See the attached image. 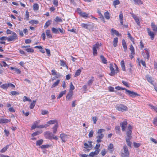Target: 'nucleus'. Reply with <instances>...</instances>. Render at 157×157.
Returning a JSON list of instances; mask_svg holds the SVG:
<instances>
[{
    "label": "nucleus",
    "mask_w": 157,
    "mask_h": 157,
    "mask_svg": "<svg viewBox=\"0 0 157 157\" xmlns=\"http://www.w3.org/2000/svg\"><path fill=\"white\" fill-rule=\"evenodd\" d=\"M70 89L69 91L73 92V90L75 89L74 86L73 85L72 83L71 82L70 85Z\"/></svg>",
    "instance_id": "32"
},
{
    "label": "nucleus",
    "mask_w": 157,
    "mask_h": 157,
    "mask_svg": "<svg viewBox=\"0 0 157 157\" xmlns=\"http://www.w3.org/2000/svg\"><path fill=\"white\" fill-rule=\"evenodd\" d=\"M128 123L126 120L124 121L121 122L120 123V125L121 127L122 130L123 131H124L125 130Z\"/></svg>",
    "instance_id": "6"
},
{
    "label": "nucleus",
    "mask_w": 157,
    "mask_h": 157,
    "mask_svg": "<svg viewBox=\"0 0 157 157\" xmlns=\"http://www.w3.org/2000/svg\"><path fill=\"white\" fill-rule=\"evenodd\" d=\"M80 15L85 18H87L88 17V14L84 12H82Z\"/></svg>",
    "instance_id": "31"
},
{
    "label": "nucleus",
    "mask_w": 157,
    "mask_h": 157,
    "mask_svg": "<svg viewBox=\"0 0 157 157\" xmlns=\"http://www.w3.org/2000/svg\"><path fill=\"white\" fill-rule=\"evenodd\" d=\"M25 19H26V20H29V13L28 11H26L25 12Z\"/></svg>",
    "instance_id": "50"
},
{
    "label": "nucleus",
    "mask_w": 157,
    "mask_h": 157,
    "mask_svg": "<svg viewBox=\"0 0 157 157\" xmlns=\"http://www.w3.org/2000/svg\"><path fill=\"white\" fill-rule=\"evenodd\" d=\"M66 90H64L63 91L61 92L58 96L57 97V99H59L60 98L62 97L64 94H65L66 93Z\"/></svg>",
    "instance_id": "19"
},
{
    "label": "nucleus",
    "mask_w": 157,
    "mask_h": 157,
    "mask_svg": "<svg viewBox=\"0 0 157 157\" xmlns=\"http://www.w3.org/2000/svg\"><path fill=\"white\" fill-rule=\"evenodd\" d=\"M115 71L114 70L111 71V72L109 75L111 76H113L115 74Z\"/></svg>",
    "instance_id": "61"
},
{
    "label": "nucleus",
    "mask_w": 157,
    "mask_h": 157,
    "mask_svg": "<svg viewBox=\"0 0 157 157\" xmlns=\"http://www.w3.org/2000/svg\"><path fill=\"white\" fill-rule=\"evenodd\" d=\"M129 49L131 51V54L132 55L134 54H135L134 49V47H133L132 44L130 45V48H129Z\"/></svg>",
    "instance_id": "29"
},
{
    "label": "nucleus",
    "mask_w": 157,
    "mask_h": 157,
    "mask_svg": "<svg viewBox=\"0 0 157 157\" xmlns=\"http://www.w3.org/2000/svg\"><path fill=\"white\" fill-rule=\"evenodd\" d=\"M111 31L113 33H114L117 36H119L120 35L119 34L118 31L115 30L113 29H111Z\"/></svg>",
    "instance_id": "39"
},
{
    "label": "nucleus",
    "mask_w": 157,
    "mask_h": 157,
    "mask_svg": "<svg viewBox=\"0 0 157 157\" xmlns=\"http://www.w3.org/2000/svg\"><path fill=\"white\" fill-rule=\"evenodd\" d=\"M29 23L32 24H37L38 23V21L34 20H32L29 21Z\"/></svg>",
    "instance_id": "46"
},
{
    "label": "nucleus",
    "mask_w": 157,
    "mask_h": 157,
    "mask_svg": "<svg viewBox=\"0 0 157 157\" xmlns=\"http://www.w3.org/2000/svg\"><path fill=\"white\" fill-rule=\"evenodd\" d=\"M105 17L107 19H109V13L107 12H105L104 13Z\"/></svg>",
    "instance_id": "43"
},
{
    "label": "nucleus",
    "mask_w": 157,
    "mask_h": 157,
    "mask_svg": "<svg viewBox=\"0 0 157 157\" xmlns=\"http://www.w3.org/2000/svg\"><path fill=\"white\" fill-rule=\"evenodd\" d=\"M43 140H38L36 141V144L38 146H40L43 143Z\"/></svg>",
    "instance_id": "45"
},
{
    "label": "nucleus",
    "mask_w": 157,
    "mask_h": 157,
    "mask_svg": "<svg viewBox=\"0 0 157 157\" xmlns=\"http://www.w3.org/2000/svg\"><path fill=\"white\" fill-rule=\"evenodd\" d=\"M25 50L28 52H34V50L30 48H26Z\"/></svg>",
    "instance_id": "49"
},
{
    "label": "nucleus",
    "mask_w": 157,
    "mask_h": 157,
    "mask_svg": "<svg viewBox=\"0 0 157 157\" xmlns=\"http://www.w3.org/2000/svg\"><path fill=\"white\" fill-rule=\"evenodd\" d=\"M146 78L147 81L152 84V83L153 82V81L152 79V78L151 77H149V76H147Z\"/></svg>",
    "instance_id": "28"
},
{
    "label": "nucleus",
    "mask_w": 157,
    "mask_h": 157,
    "mask_svg": "<svg viewBox=\"0 0 157 157\" xmlns=\"http://www.w3.org/2000/svg\"><path fill=\"white\" fill-rule=\"evenodd\" d=\"M122 44L124 49V51H125L127 49V47L126 42L124 39L122 40Z\"/></svg>",
    "instance_id": "16"
},
{
    "label": "nucleus",
    "mask_w": 157,
    "mask_h": 157,
    "mask_svg": "<svg viewBox=\"0 0 157 157\" xmlns=\"http://www.w3.org/2000/svg\"><path fill=\"white\" fill-rule=\"evenodd\" d=\"M50 23L49 21H47L45 23L44 27L45 28H47L50 25Z\"/></svg>",
    "instance_id": "58"
},
{
    "label": "nucleus",
    "mask_w": 157,
    "mask_h": 157,
    "mask_svg": "<svg viewBox=\"0 0 157 157\" xmlns=\"http://www.w3.org/2000/svg\"><path fill=\"white\" fill-rule=\"evenodd\" d=\"M95 151L94 152H92L94 155H97L100 152V150L95 149Z\"/></svg>",
    "instance_id": "56"
},
{
    "label": "nucleus",
    "mask_w": 157,
    "mask_h": 157,
    "mask_svg": "<svg viewBox=\"0 0 157 157\" xmlns=\"http://www.w3.org/2000/svg\"><path fill=\"white\" fill-rule=\"evenodd\" d=\"M95 151L94 152H92L94 155H97L100 152V150L95 149Z\"/></svg>",
    "instance_id": "55"
},
{
    "label": "nucleus",
    "mask_w": 157,
    "mask_h": 157,
    "mask_svg": "<svg viewBox=\"0 0 157 157\" xmlns=\"http://www.w3.org/2000/svg\"><path fill=\"white\" fill-rule=\"evenodd\" d=\"M9 146V145H6V147H4L1 150L0 152L1 153H3L5 152L8 148Z\"/></svg>",
    "instance_id": "26"
},
{
    "label": "nucleus",
    "mask_w": 157,
    "mask_h": 157,
    "mask_svg": "<svg viewBox=\"0 0 157 157\" xmlns=\"http://www.w3.org/2000/svg\"><path fill=\"white\" fill-rule=\"evenodd\" d=\"M100 57L103 63L104 64L107 63V60L103 56L101 55Z\"/></svg>",
    "instance_id": "18"
},
{
    "label": "nucleus",
    "mask_w": 157,
    "mask_h": 157,
    "mask_svg": "<svg viewBox=\"0 0 157 157\" xmlns=\"http://www.w3.org/2000/svg\"><path fill=\"white\" fill-rule=\"evenodd\" d=\"M119 19L120 20L123 19V16L122 12H120L119 15Z\"/></svg>",
    "instance_id": "63"
},
{
    "label": "nucleus",
    "mask_w": 157,
    "mask_h": 157,
    "mask_svg": "<svg viewBox=\"0 0 157 157\" xmlns=\"http://www.w3.org/2000/svg\"><path fill=\"white\" fill-rule=\"evenodd\" d=\"M60 82L59 80H57L52 85V88L55 87Z\"/></svg>",
    "instance_id": "27"
},
{
    "label": "nucleus",
    "mask_w": 157,
    "mask_h": 157,
    "mask_svg": "<svg viewBox=\"0 0 157 157\" xmlns=\"http://www.w3.org/2000/svg\"><path fill=\"white\" fill-rule=\"evenodd\" d=\"M47 123L50 124H58V121L56 120H51L47 122Z\"/></svg>",
    "instance_id": "13"
},
{
    "label": "nucleus",
    "mask_w": 157,
    "mask_h": 157,
    "mask_svg": "<svg viewBox=\"0 0 157 157\" xmlns=\"http://www.w3.org/2000/svg\"><path fill=\"white\" fill-rule=\"evenodd\" d=\"M60 137L62 140V142H65L67 141L68 138L67 136L63 133L61 134Z\"/></svg>",
    "instance_id": "8"
},
{
    "label": "nucleus",
    "mask_w": 157,
    "mask_h": 157,
    "mask_svg": "<svg viewBox=\"0 0 157 157\" xmlns=\"http://www.w3.org/2000/svg\"><path fill=\"white\" fill-rule=\"evenodd\" d=\"M58 127V124H56L53 128V133H55L57 131V128Z\"/></svg>",
    "instance_id": "21"
},
{
    "label": "nucleus",
    "mask_w": 157,
    "mask_h": 157,
    "mask_svg": "<svg viewBox=\"0 0 157 157\" xmlns=\"http://www.w3.org/2000/svg\"><path fill=\"white\" fill-rule=\"evenodd\" d=\"M120 127L119 126H116L115 127V130L117 133H119L120 132Z\"/></svg>",
    "instance_id": "41"
},
{
    "label": "nucleus",
    "mask_w": 157,
    "mask_h": 157,
    "mask_svg": "<svg viewBox=\"0 0 157 157\" xmlns=\"http://www.w3.org/2000/svg\"><path fill=\"white\" fill-rule=\"evenodd\" d=\"M46 138L51 139L52 138L53 135L49 132H46L44 134Z\"/></svg>",
    "instance_id": "7"
},
{
    "label": "nucleus",
    "mask_w": 157,
    "mask_h": 157,
    "mask_svg": "<svg viewBox=\"0 0 157 157\" xmlns=\"http://www.w3.org/2000/svg\"><path fill=\"white\" fill-rule=\"evenodd\" d=\"M10 69L11 70H14L18 74H20L21 72V71L19 69L16 67H10Z\"/></svg>",
    "instance_id": "14"
},
{
    "label": "nucleus",
    "mask_w": 157,
    "mask_h": 157,
    "mask_svg": "<svg viewBox=\"0 0 157 157\" xmlns=\"http://www.w3.org/2000/svg\"><path fill=\"white\" fill-rule=\"evenodd\" d=\"M52 31L53 33H55L57 34L59 33L58 28L56 29L53 27L52 28Z\"/></svg>",
    "instance_id": "35"
},
{
    "label": "nucleus",
    "mask_w": 157,
    "mask_h": 157,
    "mask_svg": "<svg viewBox=\"0 0 157 157\" xmlns=\"http://www.w3.org/2000/svg\"><path fill=\"white\" fill-rule=\"evenodd\" d=\"M126 94L130 95L132 97H135L136 95H139L137 93L129 90H126Z\"/></svg>",
    "instance_id": "9"
},
{
    "label": "nucleus",
    "mask_w": 157,
    "mask_h": 157,
    "mask_svg": "<svg viewBox=\"0 0 157 157\" xmlns=\"http://www.w3.org/2000/svg\"><path fill=\"white\" fill-rule=\"evenodd\" d=\"M120 2L119 0H115L113 1V5L116 7V6L120 4Z\"/></svg>",
    "instance_id": "40"
},
{
    "label": "nucleus",
    "mask_w": 157,
    "mask_h": 157,
    "mask_svg": "<svg viewBox=\"0 0 157 157\" xmlns=\"http://www.w3.org/2000/svg\"><path fill=\"white\" fill-rule=\"evenodd\" d=\"M153 123L155 125L157 126V117L154 118Z\"/></svg>",
    "instance_id": "57"
},
{
    "label": "nucleus",
    "mask_w": 157,
    "mask_h": 157,
    "mask_svg": "<svg viewBox=\"0 0 157 157\" xmlns=\"http://www.w3.org/2000/svg\"><path fill=\"white\" fill-rule=\"evenodd\" d=\"M33 10H37L39 9V6L37 4L35 3L33 5Z\"/></svg>",
    "instance_id": "36"
},
{
    "label": "nucleus",
    "mask_w": 157,
    "mask_h": 157,
    "mask_svg": "<svg viewBox=\"0 0 157 157\" xmlns=\"http://www.w3.org/2000/svg\"><path fill=\"white\" fill-rule=\"evenodd\" d=\"M128 127V130L126 132V136H125V138L128 145L131 147V142H130V140L132 138L131 136L132 127L130 125H129Z\"/></svg>",
    "instance_id": "1"
},
{
    "label": "nucleus",
    "mask_w": 157,
    "mask_h": 157,
    "mask_svg": "<svg viewBox=\"0 0 157 157\" xmlns=\"http://www.w3.org/2000/svg\"><path fill=\"white\" fill-rule=\"evenodd\" d=\"M105 131V130L103 129H100L98 130L97 136V139L96 141L97 143H100L101 142V139L104 137V135L102 134V132Z\"/></svg>",
    "instance_id": "2"
},
{
    "label": "nucleus",
    "mask_w": 157,
    "mask_h": 157,
    "mask_svg": "<svg viewBox=\"0 0 157 157\" xmlns=\"http://www.w3.org/2000/svg\"><path fill=\"white\" fill-rule=\"evenodd\" d=\"M147 31L148 35L150 36L151 40H153L154 38L155 34L153 32L151 31L150 29L148 28L147 29Z\"/></svg>",
    "instance_id": "11"
},
{
    "label": "nucleus",
    "mask_w": 157,
    "mask_h": 157,
    "mask_svg": "<svg viewBox=\"0 0 157 157\" xmlns=\"http://www.w3.org/2000/svg\"><path fill=\"white\" fill-rule=\"evenodd\" d=\"M9 122L10 121L6 119H2L0 120V123H6Z\"/></svg>",
    "instance_id": "33"
},
{
    "label": "nucleus",
    "mask_w": 157,
    "mask_h": 157,
    "mask_svg": "<svg viewBox=\"0 0 157 157\" xmlns=\"http://www.w3.org/2000/svg\"><path fill=\"white\" fill-rule=\"evenodd\" d=\"M100 146V144H96V146L94 147V148L97 150H100L99 148Z\"/></svg>",
    "instance_id": "60"
},
{
    "label": "nucleus",
    "mask_w": 157,
    "mask_h": 157,
    "mask_svg": "<svg viewBox=\"0 0 157 157\" xmlns=\"http://www.w3.org/2000/svg\"><path fill=\"white\" fill-rule=\"evenodd\" d=\"M150 106L151 108V109H153L157 113V107L154 106L152 105H149Z\"/></svg>",
    "instance_id": "54"
},
{
    "label": "nucleus",
    "mask_w": 157,
    "mask_h": 157,
    "mask_svg": "<svg viewBox=\"0 0 157 157\" xmlns=\"http://www.w3.org/2000/svg\"><path fill=\"white\" fill-rule=\"evenodd\" d=\"M115 107L117 110L121 112L125 111L128 109L127 106L123 104L117 105Z\"/></svg>",
    "instance_id": "3"
},
{
    "label": "nucleus",
    "mask_w": 157,
    "mask_h": 157,
    "mask_svg": "<svg viewBox=\"0 0 157 157\" xmlns=\"http://www.w3.org/2000/svg\"><path fill=\"white\" fill-rule=\"evenodd\" d=\"M89 26H90V25L84 23L82 24L81 25V26L82 27L86 29H88Z\"/></svg>",
    "instance_id": "25"
},
{
    "label": "nucleus",
    "mask_w": 157,
    "mask_h": 157,
    "mask_svg": "<svg viewBox=\"0 0 157 157\" xmlns=\"http://www.w3.org/2000/svg\"><path fill=\"white\" fill-rule=\"evenodd\" d=\"M151 26L153 31L155 32L157 31V27L154 23L152 22L151 23Z\"/></svg>",
    "instance_id": "15"
},
{
    "label": "nucleus",
    "mask_w": 157,
    "mask_h": 157,
    "mask_svg": "<svg viewBox=\"0 0 157 157\" xmlns=\"http://www.w3.org/2000/svg\"><path fill=\"white\" fill-rule=\"evenodd\" d=\"M99 47L100 45L98 43H96L93 45V54L94 56H95L97 55V50L99 49Z\"/></svg>",
    "instance_id": "5"
},
{
    "label": "nucleus",
    "mask_w": 157,
    "mask_h": 157,
    "mask_svg": "<svg viewBox=\"0 0 157 157\" xmlns=\"http://www.w3.org/2000/svg\"><path fill=\"white\" fill-rule=\"evenodd\" d=\"M46 34L47 36L49 38H52V35L50 33V31L49 30H47L46 31Z\"/></svg>",
    "instance_id": "22"
},
{
    "label": "nucleus",
    "mask_w": 157,
    "mask_h": 157,
    "mask_svg": "<svg viewBox=\"0 0 157 157\" xmlns=\"http://www.w3.org/2000/svg\"><path fill=\"white\" fill-rule=\"evenodd\" d=\"M1 87L3 89H7L8 87V84H4L1 86Z\"/></svg>",
    "instance_id": "37"
},
{
    "label": "nucleus",
    "mask_w": 157,
    "mask_h": 157,
    "mask_svg": "<svg viewBox=\"0 0 157 157\" xmlns=\"http://www.w3.org/2000/svg\"><path fill=\"white\" fill-rule=\"evenodd\" d=\"M146 51V54L147 55V57H145V58H147V60H148L149 58V52L147 50V49H145Z\"/></svg>",
    "instance_id": "59"
},
{
    "label": "nucleus",
    "mask_w": 157,
    "mask_h": 157,
    "mask_svg": "<svg viewBox=\"0 0 157 157\" xmlns=\"http://www.w3.org/2000/svg\"><path fill=\"white\" fill-rule=\"evenodd\" d=\"M73 95V92L69 91L66 96V100L67 101H69L71 100Z\"/></svg>",
    "instance_id": "10"
},
{
    "label": "nucleus",
    "mask_w": 157,
    "mask_h": 157,
    "mask_svg": "<svg viewBox=\"0 0 157 157\" xmlns=\"http://www.w3.org/2000/svg\"><path fill=\"white\" fill-rule=\"evenodd\" d=\"M94 81L93 80V77H92V78L90 80H89L87 82V84L88 85L90 86L91 85Z\"/></svg>",
    "instance_id": "42"
},
{
    "label": "nucleus",
    "mask_w": 157,
    "mask_h": 157,
    "mask_svg": "<svg viewBox=\"0 0 157 157\" xmlns=\"http://www.w3.org/2000/svg\"><path fill=\"white\" fill-rule=\"evenodd\" d=\"M42 132V131H38L36 132H34L33 133V134H32V136L33 137L41 133Z\"/></svg>",
    "instance_id": "34"
},
{
    "label": "nucleus",
    "mask_w": 157,
    "mask_h": 157,
    "mask_svg": "<svg viewBox=\"0 0 157 157\" xmlns=\"http://www.w3.org/2000/svg\"><path fill=\"white\" fill-rule=\"evenodd\" d=\"M129 156V153H121V157H128Z\"/></svg>",
    "instance_id": "30"
},
{
    "label": "nucleus",
    "mask_w": 157,
    "mask_h": 157,
    "mask_svg": "<svg viewBox=\"0 0 157 157\" xmlns=\"http://www.w3.org/2000/svg\"><path fill=\"white\" fill-rule=\"evenodd\" d=\"M48 111L45 110H42L41 112V114L42 115H45L48 114Z\"/></svg>",
    "instance_id": "62"
},
{
    "label": "nucleus",
    "mask_w": 157,
    "mask_h": 157,
    "mask_svg": "<svg viewBox=\"0 0 157 157\" xmlns=\"http://www.w3.org/2000/svg\"><path fill=\"white\" fill-rule=\"evenodd\" d=\"M130 14L132 15V17L134 19L136 22L137 23V25H140V22L139 20L135 14L132 13H130Z\"/></svg>",
    "instance_id": "12"
},
{
    "label": "nucleus",
    "mask_w": 157,
    "mask_h": 157,
    "mask_svg": "<svg viewBox=\"0 0 157 157\" xmlns=\"http://www.w3.org/2000/svg\"><path fill=\"white\" fill-rule=\"evenodd\" d=\"M55 21L56 22H62V20L58 17H57L55 19Z\"/></svg>",
    "instance_id": "51"
},
{
    "label": "nucleus",
    "mask_w": 157,
    "mask_h": 157,
    "mask_svg": "<svg viewBox=\"0 0 157 157\" xmlns=\"http://www.w3.org/2000/svg\"><path fill=\"white\" fill-rule=\"evenodd\" d=\"M94 132L92 130L91 131H90L89 134V138L92 137Z\"/></svg>",
    "instance_id": "52"
},
{
    "label": "nucleus",
    "mask_w": 157,
    "mask_h": 157,
    "mask_svg": "<svg viewBox=\"0 0 157 157\" xmlns=\"http://www.w3.org/2000/svg\"><path fill=\"white\" fill-rule=\"evenodd\" d=\"M118 38L116 37L114 38L113 41V45L114 47H116L118 42Z\"/></svg>",
    "instance_id": "20"
},
{
    "label": "nucleus",
    "mask_w": 157,
    "mask_h": 157,
    "mask_svg": "<svg viewBox=\"0 0 157 157\" xmlns=\"http://www.w3.org/2000/svg\"><path fill=\"white\" fill-rule=\"evenodd\" d=\"M18 37L16 33L13 32L11 36L7 38V40L8 41H13L18 39Z\"/></svg>",
    "instance_id": "4"
},
{
    "label": "nucleus",
    "mask_w": 157,
    "mask_h": 157,
    "mask_svg": "<svg viewBox=\"0 0 157 157\" xmlns=\"http://www.w3.org/2000/svg\"><path fill=\"white\" fill-rule=\"evenodd\" d=\"M36 102V100H33V102L31 103L30 106V108L31 109H33L34 108V107L35 105Z\"/></svg>",
    "instance_id": "23"
},
{
    "label": "nucleus",
    "mask_w": 157,
    "mask_h": 157,
    "mask_svg": "<svg viewBox=\"0 0 157 157\" xmlns=\"http://www.w3.org/2000/svg\"><path fill=\"white\" fill-rule=\"evenodd\" d=\"M92 120L94 122V124H96V121L98 120V118L96 117H92Z\"/></svg>",
    "instance_id": "53"
},
{
    "label": "nucleus",
    "mask_w": 157,
    "mask_h": 157,
    "mask_svg": "<svg viewBox=\"0 0 157 157\" xmlns=\"http://www.w3.org/2000/svg\"><path fill=\"white\" fill-rule=\"evenodd\" d=\"M107 152V151H106V150L105 149H104L101 151V154L102 156H104L105 155Z\"/></svg>",
    "instance_id": "47"
},
{
    "label": "nucleus",
    "mask_w": 157,
    "mask_h": 157,
    "mask_svg": "<svg viewBox=\"0 0 157 157\" xmlns=\"http://www.w3.org/2000/svg\"><path fill=\"white\" fill-rule=\"evenodd\" d=\"M19 94V93L16 91H12L10 92V94L12 95H16Z\"/></svg>",
    "instance_id": "48"
},
{
    "label": "nucleus",
    "mask_w": 157,
    "mask_h": 157,
    "mask_svg": "<svg viewBox=\"0 0 157 157\" xmlns=\"http://www.w3.org/2000/svg\"><path fill=\"white\" fill-rule=\"evenodd\" d=\"M113 144H110L108 147V149L110 150V151L112 152L113 151Z\"/></svg>",
    "instance_id": "24"
},
{
    "label": "nucleus",
    "mask_w": 157,
    "mask_h": 157,
    "mask_svg": "<svg viewBox=\"0 0 157 157\" xmlns=\"http://www.w3.org/2000/svg\"><path fill=\"white\" fill-rule=\"evenodd\" d=\"M134 2V3L135 4H137L138 5H141L143 4L142 1L141 0H133Z\"/></svg>",
    "instance_id": "17"
},
{
    "label": "nucleus",
    "mask_w": 157,
    "mask_h": 157,
    "mask_svg": "<svg viewBox=\"0 0 157 157\" xmlns=\"http://www.w3.org/2000/svg\"><path fill=\"white\" fill-rule=\"evenodd\" d=\"M133 144H134V147H139L140 145V144L136 143L135 142H134Z\"/></svg>",
    "instance_id": "64"
},
{
    "label": "nucleus",
    "mask_w": 157,
    "mask_h": 157,
    "mask_svg": "<svg viewBox=\"0 0 157 157\" xmlns=\"http://www.w3.org/2000/svg\"><path fill=\"white\" fill-rule=\"evenodd\" d=\"M81 70L80 69H78L76 71V72L75 74V76L76 77L79 75L81 73Z\"/></svg>",
    "instance_id": "44"
},
{
    "label": "nucleus",
    "mask_w": 157,
    "mask_h": 157,
    "mask_svg": "<svg viewBox=\"0 0 157 157\" xmlns=\"http://www.w3.org/2000/svg\"><path fill=\"white\" fill-rule=\"evenodd\" d=\"M123 149H124V153H129V151H128V148H127V146L126 145H124V146Z\"/></svg>",
    "instance_id": "38"
}]
</instances>
